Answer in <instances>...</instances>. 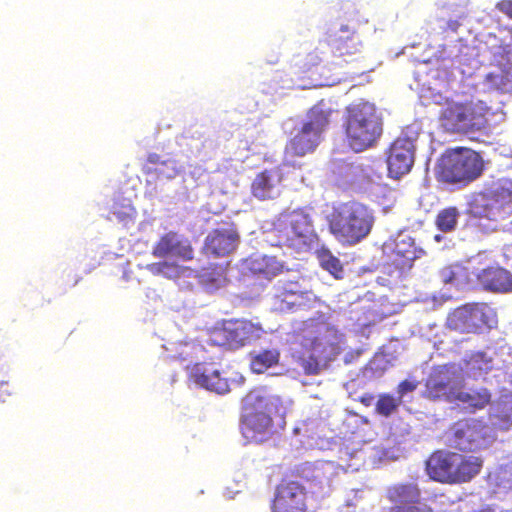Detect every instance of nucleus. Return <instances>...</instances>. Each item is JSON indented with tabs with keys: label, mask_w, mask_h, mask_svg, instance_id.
I'll return each mask as SVG.
<instances>
[{
	"label": "nucleus",
	"mask_w": 512,
	"mask_h": 512,
	"mask_svg": "<svg viewBox=\"0 0 512 512\" xmlns=\"http://www.w3.org/2000/svg\"><path fill=\"white\" fill-rule=\"evenodd\" d=\"M343 130L348 146L355 152H363L380 139L383 119L375 104L360 100L345 108Z\"/></svg>",
	"instance_id": "obj_1"
},
{
	"label": "nucleus",
	"mask_w": 512,
	"mask_h": 512,
	"mask_svg": "<svg viewBox=\"0 0 512 512\" xmlns=\"http://www.w3.org/2000/svg\"><path fill=\"white\" fill-rule=\"evenodd\" d=\"M284 415L285 407L279 396L251 391L244 399L242 433L256 442L265 441L274 433V419Z\"/></svg>",
	"instance_id": "obj_2"
},
{
	"label": "nucleus",
	"mask_w": 512,
	"mask_h": 512,
	"mask_svg": "<svg viewBox=\"0 0 512 512\" xmlns=\"http://www.w3.org/2000/svg\"><path fill=\"white\" fill-rule=\"evenodd\" d=\"M326 220L329 232L339 243L353 246L370 234L375 217L368 206L349 201L334 207Z\"/></svg>",
	"instance_id": "obj_3"
},
{
	"label": "nucleus",
	"mask_w": 512,
	"mask_h": 512,
	"mask_svg": "<svg viewBox=\"0 0 512 512\" xmlns=\"http://www.w3.org/2000/svg\"><path fill=\"white\" fill-rule=\"evenodd\" d=\"M271 233L277 246L298 253L310 250L318 242L313 220L303 208L279 213L273 221Z\"/></svg>",
	"instance_id": "obj_4"
},
{
	"label": "nucleus",
	"mask_w": 512,
	"mask_h": 512,
	"mask_svg": "<svg viewBox=\"0 0 512 512\" xmlns=\"http://www.w3.org/2000/svg\"><path fill=\"white\" fill-rule=\"evenodd\" d=\"M334 110L324 100L313 105L306 114V119L294 135L287 141L285 157H303L312 153L322 140V134L329 127Z\"/></svg>",
	"instance_id": "obj_5"
},
{
	"label": "nucleus",
	"mask_w": 512,
	"mask_h": 512,
	"mask_svg": "<svg viewBox=\"0 0 512 512\" xmlns=\"http://www.w3.org/2000/svg\"><path fill=\"white\" fill-rule=\"evenodd\" d=\"M484 169L479 152L466 147L448 148L440 158L438 177L448 184L466 186L478 179Z\"/></svg>",
	"instance_id": "obj_6"
},
{
	"label": "nucleus",
	"mask_w": 512,
	"mask_h": 512,
	"mask_svg": "<svg viewBox=\"0 0 512 512\" xmlns=\"http://www.w3.org/2000/svg\"><path fill=\"white\" fill-rule=\"evenodd\" d=\"M497 324V313L487 303H467L454 309L447 318L448 327L459 333L481 334Z\"/></svg>",
	"instance_id": "obj_7"
},
{
	"label": "nucleus",
	"mask_w": 512,
	"mask_h": 512,
	"mask_svg": "<svg viewBox=\"0 0 512 512\" xmlns=\"http://www.w3.org/2000/svg\"><path fill=\"white\" fill-rule=\"evenodd\" d=\"M450 433L454 447L462 452L475 453L492 443L490 427L481 419H460L452 424Z\"/></svg>",
	"instance_id": "obj_8"
},
{
	"label": "nucleus",
	"mask_w": 512,
	"mask_h": 512,
	"mask_svg": "<svg viewBox=\"0 0 512 512\" xmlns=\"http://www.w3.org/2000/svg\"><path fill=\"white\" fill-rule=\"evenodd\" d=\"M441 126L450 133H469L482 128L483 115L472 102L449 101L439 113Z\"/></svg>",
	"instance_id": "obj_9"
},
{
	"label": "nucleus",
	"mask_w": 512,
	"mask_h": 512,
	"mask_svg": "<svg viewBox=\"0 0 512 512\" xmlns=\"http://www.w3.org/2000/svg\"><path fill=\"white\" fill-rule=\"evenodd\" d=\"M260 324L245 319H233L223 323L212 332L211 340L215 345L228 349H239L261 337Z\"/></svg>",
	"instance_id": "obj_10"
},
{
	"label": "nucleus",
	"mask_w": 512,
	"mask_h": 512,
	"mask_svg": "<svg viewBox=\"0 0 512 512\" xmlns=\"http://www.w3.org/2000/svg\"><path fill=\"white\" fill-rule=\"evenodd\" d=\"M459 372L454 364L436 366L429 373L424 383L422 397L428 400H445L453 402L459 384Z\"/></svg>",
	"instance_id": "obj_11"
},
{
	"label": "nucleus",
	"mask_w": 512,
	"mask_h": 512,
	"mask_svg": "<svg viewBox=\"0 0 512 512\" xmlns=\"http://www.w3.org/2000/svg\"><path fill=\"white\" fill-rule=\"evenodd\" d=\"M230 369L214 362L196 363L189 367L188 376L198 386L218 394L230 390Z\"/></svg>",
	"instance_id": "obj_12"
},
{
	"label": "nucleus",
	"mask_w": 512,
	"mask_h": 512,
	"mask_svg": "<svg viewBox=\"0 0 512 512\" xmlns=\"http://www.w3.org/2000/svg\"><path fill=\"white\" fill-rule=\"evenodd\" d=\"M272 512H306L307 491L298 481L283 478L276 486Z\"/></svg>",
	"instance_id": "obj_13"
},
{
	"label": "nucleus",
	"mask_w": 512,
	"mask_h": 512,
	"mask_svg": "<svg viewBox=\"0 0 512 512\" xmlns=\"http://www.w3.org/2000/svg\"><path fill=\"white\" fill-rule=\"evenodd\" d=\"M425 250L416 245L415 239L409 235L400 234L394 241L393 247L388 253V273L398 272L403 274L409 271L416 259L424 256Z\"/></svg>",
	"instance_id": "obj_14"
},
{
	"label": "nucleus",
	"mask_w": 512,
	"mask_h": 512,
	"mask_svg": "<svg viewBox=\"0 0 512 512\" xmlns=\"http://www.w3.org/2000/svg\"><path fill=\"white\" fill-rule=\"evenodd\" d=\"M415 146L408 137H398L390 145L387 153L389 176L399 179L410 172L414 164Z\"/></svg>",
	"instance_id": "obj_15"
},
{
	"label": "nucleus",
	"mask_w": 512,
	"mask_h": 512,
	"mask_svg": "<svg viewBox=\"0 0 512 512\" xmlns=\"http://www.w3.org/2000/svg\"><path fill=\"white\" fill-rule=\"evenodd\" d=\"M152 255L157 258L174 257L182 261H191L194 258V248L187 237L169 231L154 244Z\"/></svg>",
	"instance_id": "obj_16"
},
{
	"label": "nucleus",
	"mask_w": 512,
	"mask_h": 512,
	"mask_svg": "<svg viewBox=\"0 0 512 512\" xmlns=\"http://www.w3.org/2000/svg\"><path fill=\"white\" fill-rule=\"evenodd\" d=\"M240 236L233 224L212 229L204 241V252L214 257H225L233 253L238 244Z\"/></svg>",
	"instance_id": "obj_17"
},
{
	"label": "nucleus",
	"mask_w": 512,
	"mask_h": 512,
	"mask_svg": "<svg viewBox=\"0 0 512 512\" xmlns=\"http://www.w3.org/2000/svg\"><path fill=\"white\" fill-rule=\"evenodd\" d=\"M307 294L301 290L296 281H279L274 287V294L271 297L272 309L279 313L294 311L305 305V300L308 299Z\"/></svg>",
	"instance_id": "obj_18"
},
{
	"label": "nucleus",
	"mask_w": 512,
	"mask_h": 512,
	"mask_svg": "<svg viewBox=\"0 0 512 512\" xmlns=\"http://www.w3.org/2000/svg\"><path fill=\"white\" fill-rule=\"evenodd\" d=\"M456 457L457 452L454 451L444 449L434 451L426 461L427 474L434 481L453 485Z\"/></svg>",
	"instance_id": "obj_19"
},
{
	"label": "nucleus",
	"mask_w": 512,
	"mask_h": 512,
	"mask_svg": "<svg viewBox=\"0 0 512 512\" xmlns=\"http://www.w3.org/2000/svg\"><path fill=\"white\" fill-rule=\"evenodd\" d=\"M283 174L280 168L265 169L251 183V193L259 200L277 198L282 191Z\"/></svg>",
	"instance_id": "obj_20"
},
{
	"label": "nucleus",
	"mask_w": 512,
	"mask_h": 512,
	"mask_svg": "<svg viewBox=\"0 0 512 512\" xmlns=\"http://www.w3.org/2000/svg\"><path fill=\"white\" fill-rule=\"evenodd\" d=\"M479 285L487 291L506 293L512 291V273L500 266H488L477 274Z\"/></svg>",
	"instance_id": "obj_21"
},
{
	"label": "nucleus",
	"mask_w": 512,
	"mask_h": 512,
	"mask_svg": "<svg viewBox=\"0 0 512 512\" xmlns=\"http://www.w3.org/2000/svg\"><path fill=\"white\" fill-rule=\"evenodd\" d=\"M245 268L257 277L271 280L284 271V264L275 256L252 254L244 261Z\"/></svg>",
	"instance_id": "obj_22"
},
{
	"label": "nucleus",
	"mask_w": 512,
	"mask_h": 512,
	"mask_svg": "<svg viewBox=\"0 0 512 512\" xmlns=\"http://www.w3.org/2000/svg\"><path fill=\"white\" fill-rule=\"evenodd\" d=\"M328 45L335 57L344 58L360 53L361 41L354 31H350L348 26H342L340 34L334 35Z\"/></svg>",
	"instance_id": "obj_23"
},
{
	"label": "nucleus",
	"mask_w": 512,
	"mask_h": 512,
	"mask_svg": "<svg viewBox=\"0 0 512 512\" xmlns=\"http://www.w3.org/2000/svg\"><path fill=\"white\" fill-rule=\"evenodd\" d=\"M464 385L459 381L453 402H460L470 412L483 410L492 400V394L486 387H479L469 391L463 390Z\"/></svg>",
	"instance_id": "obj_24"
},
{
	"label": "nucleus",
	"mask_w": 512,
	"mask_h": 512,
	"mask_svg": "<svg viewBox=\"0 0 512 512\" xmlns=\"http://www.w3.org/2000/svg\"><path fill=\"white\" fill-rule=\"evenodd\" d=\"M453 484H463L478 476L484 465V459L477 455H467L457 452Z\"/></svg>",
	"instance_id": "obj_25"
},
{
	"label": "nucleus",
	"mask_w": 512,
	"mask_h": 512,
	"mask_svg": "<svg viewBox=\"0 0 512 512\" xmlns=\"http://www.w3.org/2000/svg\"><path fill=\"white\" fill-rule=\"evenodd\" d=\"M386 497L394 506H416L420 503L421 491L414 483H398L387 489Z\"/></svg>",
	"instance_id": "obj_26"
},
{
	"label": "nucleus",
	"mask_w": 512,
	"mask_h": 512,
	"mask_svg": "<svg viewBox=\"0 0 512 512\" xmlns=\"http://www.w3.org/2000/svg\"><path fill=\"white\" fill-rule=\"evenodd\" d=\"M464 371L468 376L478 379L487 375L493 369V358L483 351H476L464 360Z\"/></svg>",
	"instance_id": "obj_27"
},
{
	"label": "nucleus",
	"mask_w": 512,
	"mask_h": 512,
	"mask_svg": "<svg viewBox=\"0 0 512 512\" xmlns=\"http://www.w3.org/2000/svg\"><path fill=\"white\" fill-rule=\"evenodd\" d=\"M468 211L475 218L497 220L502 218L492 198L486 192L475 195L469 202Z\"/></svg>",
	"instance_id": "obj_28"
},
{
	"label": "nucleus",
	"mask_w": 512,
	"mask_h": 512,
	"mask_svg": "<svg viewBox=\"0 0 512 512\" xmlns=\"http://www.w3.org/2000/svg\"><path fill=\"white\" fill-rule=\"evenodd\" d=\"M280 352L276 348L263 349L250 353V369L256 374H262L268 369L278 365Z\"/></svg>",
	"instance_id": "obj_29"
},
{
	"label": "nucleus",
	"mask_w": 512,
	"mask_h": 512,
	"mask_svg": "<svg viewBox=\"0 0 512 512\" xmlns=\"http://www.w3.org/2000/svg\"><path fill=\"white\" fill-rule=\"evenodd\" d=\"M492 198L502 218L512 209V190L503 185H497L486 191Z\"/></svg>",
	"instance_id": "obj_30"
},
{
	"label": "nucleus",
	"mask_w": 512,
	"mask_h": 512,
	"mask_svg": "<svg viewBox=\"0 0 512 512\" xmlns=\"http://www.w3.org/2000/svg\"><path fill=\"white\" fill-rule=\"evenodd\" d=\"M147 269L155 276H163L172 280L180 278L188 270L187 267L170 261L151 263L147 266Z\"/></svg>",
	"instance_id": "obj_31"
},
{
	"label": "nucleus",
	"mask_w": 512,
	"mask_h": 512,
	"mask_svg": "<svg viewBox=\"0 0 512 512\" xmlns=\"http://www.w3.org/2000/svg\"><path fill=\"white\" fill-rule=\"evenodd\" d=\"M459 216L460 212L457 207H446L438 212L435 225L444 233L452 232L457 226Z\"/></svg>",
	"instance_id": "obj_32"
},
{
	"label": "nucleus",
	"mask_w": 512,
	"mask_h": 512,
	"mask_svg": "<svg viewBox=\"0 0 512 512\" xmlns=\"http://www.w3.org/2000/svg\"><path fill=\"white\" fill-rule=\"evenodd\" d=\"M181 169L176 160L165 159L162 164L157 168H143V173L146 175H153L157 179H173Z\"/></svg>",
	"instance_id": "obj_33"
},
{
	"label": "nucleus",
	"mask_w": 512,
	"mask_h": 512,
	"mask_svg": "<svg viewBox=\"0 0 512 512\" xmlns=\"http://www.w3.org/2000/svg\"><path fill=\"white\" fill-rule=\"evenodd\" d=\"M318 260L323 269L328 271L336 279H341L343 275V266L340 260L329 250H321L318 253Z\"/></svg>",
	"instance_id": "obj_34"
},
{
	"label": "nucleus",
	"mask_w": 512,
	"mask_h": 512,
	"mask_svg": "<svg viewBox=\"0 0 512 512\" xmlns=\"http://www.w3.org/2000/svg\"><path fill=\"white\" fill-rule=\"evenodd\" d=\"M401 404V400L389 393L379 394L375 403V412L383 417H390Z\"/></svg>",
	"instance_id": "obj_35"
},
{
	"label": "nucleus",
	"mask_w": 512,
	"mask_h": 512,
	"mask_svg": "<svg viewBox=\"0 0 512 512\" xmlns=\"http://www.w3.org/2000/svg\"><path fill=\"white\" fill-rule=\"evenodd\" d=\"M202 281L214 287H220L226 284L227 278L225 269L220 265H211L202 270Z\"/></svg>",
	"instance_id": "obj_36"
},
{
	"label": "nucleus",
	"mask_w": 512,
	"mask_h": 512,
	"mask_svg": "<svg viewBox=\"0 0 512 512\" xmlns=\"http://www.w3.org/2000/svg\"><path fill=\"white\" fill-rule=\"evenodd\" d=\"M463 273V268L459 265H450L443 267L439 271L440 281L444 284H457Z\"/></svg>",
	"instance_id": "obj_37"
},
{
	"label": "nucleus",
	"mask_w": 512,
	"mask_h": 512,
	"mask_svg": "<svg viewBox=\"0 0 512 512\" xmlns=\"http://www.w3.org/2000/svg\"><path fill=\"white\" fill-rule=\"evenodd\" d=\"M299 363L306 375H318L321 372L320 362L313 355H309L307 358H300Z\"/></svg>",
	"instance_id": "obj_38"
},
{
	"label": "nucleus",
	"mask_w": 512,
	"mask_h": 512,
	"mask_svg": "<svg viewBox=\"0 0 512 512\" xmlns=\"http://www.w3.org/2000/svg\"><path fill=\"white\" fill-rule=\"evenodd\" d=\"M417 387H418L417 381L408 380V379L401 381L397 386L398 399H400L402 401V398L406 394L415 391L417 389Z\"/></svg>",
	"instance_id": "obj_39"
},
{
	"label": "nucleus",
	"mask_w": 512,
	"mask_h": 512,
	"mask_svg": "<svg viewBox=\"0 0 512 512\" xmlns=\"http://www.w3.org/2000/svg\"><path fill=\"white\" fill-rule=\"evenodd\" d=\"M496 9L512 19V0H500L496 3Z\"/></svg>",
	"instance_id": "obj_40"
},
{
	"label": "nucleus",
	"mask_w": 512,
	"mask_h": 512,
	"mask_svg": "<svg viewBox=\"0 0 512 512\" xmlns=\"http://www.w3.org/2000/svg\"><path fill=\"white\" fill-rule=\"evenodd\" d=\"M165 159H162L160 155L156 153H151L147 157L146 164L143 168H157L160 166V164L163 163Z\"/></svg>",
	"instance_id": "obj_41"
},
{
	"label": "nucleus",
	"mask_w": 512,
	"mask_h": 512,
	"mask_svg": "<svg viewBox=\"0 0 512 512\" xmlns=\"http://www.w3.org/2000/svg\"><path fill=\"white\" fill-rule=\"evenodd\" d=\"M420 509L417 506H392L389 508L388 512H419Z\"/></svg>",
	"instance_id": "obj_42"
},
{
	"label": "nucleus",
	"mask_w": 512,
	"mask_h": 512,
	"mask_svg": "<svg viewBox=\"0 0 512 512\" xmlns=\"http://www.w3.org/2000/svg\"><path fill=\"white\" fill-rule=\"evenodd\" d=\"M359 401L365 406H370L374 401V395L371 393H365L359 398Z\"/></svg>",
	"instance_id": "obj_43"
},
{
	"label": "nucleus",
	"mask_w": 512,
	"mask_h": 512,
	"mask_svg": "<svg viewBox=\"0 0 512 512\" xmlns=\"http://www.w3.org/2000/svg\"><path fill=\"white\" fill-rule=\"evenodd\" d=\"M316 345H318V340H317V339H314V340L312 341V346H313V348H315V346H316Z\"/></svg>",
	"instance_id": "obj_44"
},
{
	"label": "nucleus",
	"mask_w": 512,
	"mask_h": 512,
	"mask_svg": "<svg viewBox=\"0 0 512 512\" xmlns=\"http://www.w3.org/2000/svg\"><path fill=\"white\" fill-rule=\"evenodd\" d=\"M315 58H316V59H315V60H313V62H312V64H313V65L317 64V63L320 61V59H319L318 57H315Z\"/></svg>",
	"instance_id": "obj_45"
}]
</instances>
